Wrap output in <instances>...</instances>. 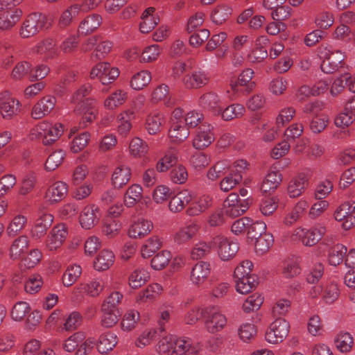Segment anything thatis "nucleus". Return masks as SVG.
Instances as JSON below:
<instances>
[{
	"label": "nucleus",
	"instance_id": "obj_22",
	"mask_svg": "<svg viewBox=\"0 0 355 355\" xmlns=\"http://www.w3.org/2000/svg\"><path fill=\"white\" fill-rule=\"evenodd\" d=\"M19 110V101L6 94L0 95V112L3 118H11Z\"/></svg>",
	"mask_w": 355,
	"mask_h": 355
},
{
	"label": "nucleus",
	"instance_id": "obj_23",
	"mask_svg": "<svg viewBox=\"0 0 355 355\" xmlns=\"http://www.w3.org/2000/svg\"><path fill=\"white\" fill-rule=\"evenodd\" d=\"M193 199V195L188 190H182L171 198L168 208L173 213L180 212Z\"/></svg>",
	"mask_w": 355,
	"mask_h": 355
},
{
	"label": "nucleus",
	"instance_id": "obj_18",
	"mask_svg": "<svg viewBox=\"0 0 355 355\" xmlns=\"http://www.w3.org/2000/svg\"><path fill=\"white\" fill-rule=\"evenodd\" d=\"M56 98L53 96H46L38 101L33 107L31 116L34 119H40L48 115L53 110Z\"/></svg>",
	"mask_w": 355,
	"mask_h": 355
},
{
	"label": "nucleus",
	"instance_id": "obj_6",
	"mask_svg": "<svg viewBox=\"0 0 355 355\" xmlns=\"http://www.w3.org/2000/svg\"><path fill=\"white\" fill-rule=\"evenodd\" d=\"M289 329L288 322L283 318H278L270 324L266 332V340L271 344L282 343L288 336Z\"/></svg>",
	"mask_w": 355,
	"mask_h": 355
},
{
	"label": "nucleus",
	"instance_id": "obj_14",
	"mask_svg": "<svg viewBox=\"0 0 355 355\" xmlns=\"http://www.w3.org/2000/svg\"><path fill=\"white\" fill-rule=\"evenodd\" d=\"M173 349L171 355H197L200 347L189 338H175Z\"/></svg>",
	"mask_w": 355,
	"mask_h": 355
},
{
	"label": "nucleus",
	"instance_id": "obj_58",
	"mask_svg": "<svg viewBox=\"0 0 355 355\" xmlns=\"http://www.w3.org/2000/svg\"><path fill=\"white\" fill-rule=\"evenodd\" d=\"M151 80V74L148 71H141L133 76L130 85L135 90H140L148 85Z\"/></svg>",
	"mask_w": 355,
	"mask_h": 355
},
{
	"label": "nucleus",
	"instance_id": "obj_3",
	"mask_svg": "<svg viewBox=\"0 0 355 355\" xmlns=\"http://www.w3.org/2000/svg\"><path fill=\"white\" fill-rule=\"evenodd\" d=\"M48 17L44 14L34 12L30 14L24 21L20 35L23 38H28L37 34L42 28L45 27Z\"/></svg>",
	"mask_w": 355,
	"mask_h": 355
},
{
	"label": "nucleus",
	"instance_id": "obj_52",
	"mask_svg": "<svg viewBox=\"0 0 355 355\" xmlns=\"http://www.w3.org/2000/svg\"><path fill=\"white\" fill-rule=\"evenodd\" d=\"M245 112V110L243 105L236 103L230 105L225 109L221 107V111L219 115H221L223 120L230 121L235 118L242 116Z\"/></svg>",
	"mask_w": 355,
	"mask_h": 355
},
{
	"label": "nucleus",
	"instance_id": "obj_62",
	"mask_svg": "<svg viewBox=\"0 0 355 355\" xmlns=\"http://www.w3.org/2000/svg\"><path fill=\"white\" fill-rule=\"evenodd\" d=\"M211 243L200 241L193 247L191 256L193 259H200L211 252Z\"/></svg>",
	"mask_w": 355,
	"mask_h": 355
},
{
	"label": "nucleus",
	"instance_id": "obj_49",
	"mask_svg": "<svg viewBox=\"0 0 355 355\" xmlns=\"http://www.w3.org/2000/svg\"><path fill=\"white\" fill-rule=\"evenodd\" d=\"M113 44L109 40H103L99 37V41L96 44L95 51L91 55V59L93 61L101 60L105 58L111 51Z\"/></svg>",
	"mask_w": 355,
	"mask_h": 355
},
{
	"label": "nucleus",
	"instance_id": "obj_41",
	"mask_svg": "<svg viewBox=\"0 0 355 355\" xmlns=\"http://www.w3.org/2000/svg\"><path fill=\"white\" fill-rule=\"evenodd\" d=\"M142 187L139 184H132L128 187L124 196V203L128 207H133L142 198Z\"/></svg>",
	"mask_w": 355,
	"mask_h": 355
},
{
	"label": "nucleus",
	"instance_id": "obj_59",
	"mask_svg": "<svg viewBox=\"0 0 355 355\" xmlns=\"http://www.w3.org/2000/svg\"><path fill=\"white\" fill-rule=\"evenodd\" d=\"M178 162L177 154L173 151L167 152L156 164V170L158 172H165L174 166Z\"/></svg>",
	"mask_w": 355,
	"mask_h": 355
},
{
	"label": "nucleus",
	"instance_id": "obj_53",
	"mask_svg": "<svg viewBox=\"0 0 355 355\" xmlns=\"http://www.w3.org/2000/svg\"><path fill=\"white\" fill-rule=\"evenodd\" d=\"M162 246V241L157 236L149 238L142 246L141 256L144 258L151 257L157 250Z\"/></svg>",
	"mask_w": 355,
	"mask_h": 355
},
{
	"label": "nucleus",
	"instance_id": "obj_7",
	"mask_svg": "<svg viewBox=\"0 0 355 355\" xmlns=\"http://www.w3.org/2000/svg\"><path fill=\"white\" fill-rule=\"evenodd\" d=\"M85 338V335L83 332H76L65 340L63 348L71 352L78 347L76 355H86L87 350L92 348L94 343L89 339L84 341Z\"/></svg>",
	"mask_w": 355,
	"mask_h": 355
},
{
	"label": "nucleus",
	"instance_id": "obj_15",
	"mask_svg": "<svg viewBox=\"0 0 355 355\" xmlns=\"http://www.w3.org/2000/svg\"><path fill=\"white\" fill-rule=\"evenodd\" d=\"M101 218L98 207L94 204L88 205L83 209L80 215V224L85 230L94 227Z\"/></svg>",
	"mask_w": 355,
	"mask_h": 355
},
{
	"label": "nucleus",
	"instance_id": "obj_45",
	"mask_svg": "<svg viewBox=\"0 0 355 355\" xmlns=\"http://www.w3.org/2000/svg\"><path fill=\"white\" fill-rule=\"evenodd\" d=\"M340 295L338 284L335 282H327L323 285L322 299L327 304H332Z\"/></svg>",
	"mask_w": 355,
	"mask_h": 355
},
{
	"label": "nucleus",
	"instance_id": "obj_26",
	"mask_svg": "<svg viewBox=\"0 0 355 355\" xmlns=\"http://www.w3.org/2000/svg\"><path fill=\"white\" fill-rule=\"evenodd\" d=\"M0 13V30L7 31L12 28L20 19L22 12L21 10H6Z\"/></svg>",
	"mask_w": 355,
	"mask_h": 355
},
{
	"label": "nucleus",
	"instance_id": "obj_25",
	"mask_svg": "<svg viewBox=\"0 0 355 355\" xmlns=\"http://www.w3.org/2000/svg\"><path fill=\"white\" fill-rule=\"evenodd\" d=\"M209 76L202 71H195L187 74L182 79L184 85L189 89L200 88L209 81Z\"/></svg>",
	"mask_w": 355,
	"mask_h": 355
},
{
	"label": "nucleus",
	"instance_id": "obj_32",
	"mask_svg": "<svg viewBox=\"0 0 355 355\" xmlns=\"http://www.w3.org/2000/svg\"><path fill=\"white\" fill-rule=\"evenodd\" d=\"M102 22L101 15L94 14L85 17L80 24L78 31L81 35H87L98 28Z\"/></svg>",
	"mask_w": 355,
	"mask_h": 355
},
{
	"label": "nucleus",
	"instance_id": "obj_63",
	"mask_svg": "<svg viewBox=\"0 0 355 355\" xmlns=\"http://www.w3.org/2000/svg\"><path fill=\"white\" fill-rule=\"evenodd\" d=\"M263 302V297L261 294L254 293L247 297L243 304L245 312L250 313L258 310Z\"/></svg>",
	"mask_w": 355,
	"mask_h": 355
},
{
	"label": "nucleus",
	"instance_id": "obj_46",
	"mask_svg": "<svg viewBox=\"0 0 355 355\" xmlns=\"http://www.w3.org/2000/svg\"><path fill=\"white\" fill-rule=\"evenodd\" d=\"M334 342L336 348L340 352L346 353L351 351L354 338L349 333L341 331L337 335Z\"/></svg>",
	"mask_w": 355,
	"mask_h": 355
},
{
	"label": "nucleus",
	"instance_id": "obj_27",
	"mask_svg": "<svg viewBox=\"0 0 355 355\" xmlns=\"http://www.w3.org/2000/svg\"><path fill=\"white\" fill-rule=\"evenodd\" d=\"M131 175V170L127 166L122 165L116 168L111 178V182L114 188H123L130 181Z\"/></svg>",
	"mask_w": 355,
	"mask_h": 355
},
{
	"label": "nucleus",
	"instance_id": "obj_64",
	"mask_svg": "<svg viewBox=\"0 0 355 355\" xmlns=\"http://www.w3.org/2000/svg\"><path fill=\"white\" fill-rule=\"evenodd\" d=\"M65 153L62 150H58L53 152L47 158L45 163L46 171H52L56 169L63 162Z\"/></svg>",
	"mask_w": 355,
	"mask_h": 355
},
{
	"label": "nucleus",
	"instance_id": "obj_16",
	"mask_svg": "<svg viewBox=\"0 0 355 355\" xmlns=\"http://www.w3.org/2000/svg\"><path fill=\"white\" fill-rule=\"evenodd\" d=\"M34 51L40 55L43 60H48L58 55L59 51L55 39L46 37L38 42Z\"/></svg>",
	"mask_w": 355,
	"mask_h": 355
},
{
	"label": "nucleus",
	"instance_id": "obj_24",
	"mask_svg": "<svg viewBox=\"0 0 355 355\" xmlns=\"http://www.w3.org/2000/svg\"><path fill=\"white\" fill-rule=\"evenodd\" d=\"M29 246V239L26 235H21L12 242L9 255L11 259H19L27 251Z\"/></svg>",
	"mask_w": 355,
	"mask_h": 355
},
{
	"label": "nucleus",
	"instance_id": "obj_5",
	"mask_svg": "<svg viewBox=\"0 0 355 355\" xmlns=\"http://www.w3.org/2000/svg\"><path fill=\"white\" fill-rule=\"evenodd\" d=\"M89 76L90 78H97L105 85L115 80L119 76V71L116 67H111L108 62H99L92 69Z\"/></svg>",
	"mask_w": 355,
	"mask_h": 355
},
{
	"label": "nucleus",
	"instance_id": "obj_2",
	"mask_svg": "<svg viewBox=\"0 0 355 355\" xmlns=\"http://www.w3.org/2000/svg\"><path fill=\"white\" fill-rule=\"evenodd\" d=\"M205 328L211 334L223 330L227 324L226 316L216 306H209L202 310Z\"/></svg>",
	"mask_w": 355,
	"mask_h": 355
},
{
	"label": "nucleus",
	"instance_id": "obj_39",
	"mask_svg": "<svg viewBox=\"0 0 355 355\" xmlns=\"http://www.w3.org/2000/svg\"><path fill=\"white\" fill-rule=\"evenodd\" d=\"M162 291V287L160 284L157 283L151 284L139 293L137 297V301L141 303L153 301L159 295Z\"/></svg>",
	"mask_w": 355,
	"mask_h": 355
},
{
	"label": "nucleus",
	"instance_id": "obj_1",
	"mask_svg": "<svg viewBox=\"0 0 355 355\" xmlns=\"http://www.w3.org/2000/svg\"><path fill=\"white\" fill-rule=\"evenodd\" d=\"M36 137L42 139V144L49 146L56 141L64 132L61 123L53 124L46 121L39 123L33 129Z\"/></svg>",
	"mask_w": 355,
	"mask_h": 355
},
{
	"label": "nucleus",
	"instance_id": "obj_12",
	"mask_svg": "<svg viewBox=\"0 0 355 355\" xmlns=\"http://www.w3.org/2000/svg\"><path fill=\"white\" fill-rule=\"evenodd\" d=\"M214 135L209 124L202 123L196 130L193 139V146L196 149L202 150L208 147L214 141Z\"/></svg>",
	"mask_w": 355,
	"mask_h": 355
},
{
	"label": "nucleus",
	"instance_id": "obj_44",
	"mask_svg": "<svg viewBox=\"0 0 355 355\" xmlns=\"http://www.w3.org/2000/svg\"><path fill=\"white\" fill-rule=\"evenodd\" d=\"M27 223L26 216L18 214L15 216L6 227V234L9 237H14L19 234Z\"/></svg>",
	"mask_w": 355,
	"mask_h": 355
},
{
	"label": "nucleus",
	"instance_id": "obj_40",
	"mask_svg": "<svg viewBox=\"0 0 355 355\" xmlns=\"http://www.w3.org/2000/svg\"><path fill=\"white\" fill-rule=\"evenodd\" d=\"M122 228L121 223L112 218H107L102 226V233L108 239H112L118 236Z\"/></svg>",
	"mask_w": 355,
	"mask_h": 355
},
{
	"label": "nucleus",
	"instance_id": "obj_17",
	"mask_svg": "<svg viewBox=\"0 0 355 355\" xmlns=\"http://www.w3.org/2000/svg\"><path fill=\"white\" fill-rule=\"evenodd\" d=\"M67 184L62 181H58L51 185L46 190L44 199L48 205H55L60 202L67 194Z\"/></svg>",
	"mask_w": 355,
	"mask_h": 355
},
{
	"label": "nucleus",
	"instance_id": "obj_43",
	"mask_svg": "<svg viewBox=\"0 0 355 355\" xmlns=\"http://www.w3.org/2000/svg\"><path fill=\"white\" fill-rule=\"evenodd\" d=\"M127 98V93L118 89L108 96L105 101L104 106L108 110H114L123 105Z\"/></svg>",
	"mask_w": 355,
	"mask_h": 355
},
{
	"label": "nucleus",
	"instance_id": "obj_47",
	"mask_svg": "<svg viewBox=\"0 0 355 355\" xmlns=\"http://www.w3.org/2000/svg\"><path fill=\"white\" fill-rule=\"evenodd\" d=\"M236 283V290L241 294H247L252 289L255 288L258 284L257 277L256 275L245 277L242 279H234Z\"/></svg>",
	"mask_w": 355,
	"mask_h": 355
},
{
	"label": "nucleus",
	"instance_id": "obj_60",
	"mask_svg": "<svg viewBox=\"0 0 355 355\" xmlns=\"http://www.w3.org/2000/svg\"><path fill=\"white\" fill-rule=\"evenodd\" d=\"M32 71V66L28 62H18L13 68L11 77L15 80H20L28 76Z\"/></svg>",
	"mask_w": 355,
	"mask_h": 355
},
{
	"label": "nucleus",
	"instance_id": "obj_42",
	"mask_svg": "<svg viewBox=\"0 0 355 355\" xmlns=\"http://www.w3.org/2000/svg\"><path fill=\"white\" fill-rule=\"evenodd\" d=\"M232 13V9L228 5L223 4L218 6L212 11L211 20L214 24L220 25L230 17Z\"/></svg>",
	"mask_w": 355,
	"mask_h": 355
},
{
	"label": "nucleus",
	"instance_id": "obj_54",
	"mask_svg": "<svg viewBox=\"0 0 355 355\" xmlns=\"http://www.w3.org/2000/svg\"><path fill=\"white\" fill-rule=\"evenodd\" d=\"M189 135L188 128L178 122L173 123L169 130V137L175 142H182L187 139Z\"/></svg>",
	"mask_w": 355,
	"mask_h": 355
},
{
	"label": "nucleus",
	"instance_id": "obj_61",
	"mask_svg": "<svg viewBox=\"0 0 355 355\" xmlns=\"http://www.w3.org/2000/svg\"><path fill=\"white\" fill-rule=\"evenodd\" d=\"M129 148L130 154L134 157H141L146 155L148 150L146 142L139 137H135L131 140Z\"/></svg>",
	"mask_w": 355,
	"mask_h": 355
},
{
	"label": "nucleus",
	"instance_id": "obj_30",
	"mask_svg": "<svg viewBox=\"0 0 355 355\" xmlns=\"http://www.w3.org/2000/svg\"><path fill=\"white\" fill-rule=\"evenodd\" d=\"M81 7L80 4L76 3L64 10L61 14L58 21V26L60 28H65L71 25L73 19L80 12Z\"/></svg>",
	"mask_w": 355,
	"mask_h": 355
},
{
	"label": "nucleus",
	"instance_id": "obj_35",
	"mask_svg": "<svg viewBox=\"0 0 355 355\" xmlns=\"http://www.w3.org/2000/svg\"><path fill=\"white\" fill-rule=\"evenodd\" d=\"M114 254L109 250H102L94 261V268L96 270L103 271L107 270L114 262Z\"/></svg>",
	"mask_w": 355,
	"mask_h": 355
},
{
	"label": "nucleus",
	"instance_id": "obj_9",
	"mask_svg": "<svg viewBox=\"0 0 355 355\" xmlns=\"http://www.w3.org/2000/svg\"><path fill=\"white\" fill-rule=\"evenodd\" d=\"M68 235L67 225L64 223L54 226L45 241V248L49 251H55L60 248Z\"/></svg>",
	"mask_w": 355,
	"mask_h": 355
},
{
	"label": "nucleus",
	"instance_id": "obj_20",
	"mask_svg": "<svg viewBox=\"0 0 355 355\" xmlns=\"http://www.w3.org/2000/svg\"><path fill=\"white\" fill-rule=\"evenodd\" d=\"M302 234H297L302 236V241L306 246H313L321 240L326 232V227L322 224L315 225L309 230H302Z\"/></svg>",
	"mask_w": 355,
	"mask_h": 355
},
{
	"label": "nucleus",
	"instance_id": "obj_4",
	"mask_svg": "<svg viewBox=\"0 0 355 355\" xmlns=\"http://www.w3.org/2000/svg\"><path fill=\"white\" fill-rule=\"evenodd\" d=\"M248 208V199L241 200L235 193H232L227 196L223 206L224 214L230 218L241 216Z\"/></svg>",
	"mask_w": 355,
	"mask_h": 355
},
{
	"label": "nucleus",
	"instance_id": "obj_28",
	"mask_svg": "<svg viewBox=\"0 0 355 355\" xmlns=\"http://www.w3.org/2000/svg\"><path fill=\"white\" fill-rule=\"evenodd\" d=\"M153 228V224L150 220L144 218L135 222L128 230V235L131 238H141L148 234Z\"/></svg>",
	"mask_w": 355,
	"mask_h": 355
},
{
	"label": "nucleus",
	"instance_id": "obj_38",
	"mask_svg": "<svg viewBox=\"0 0 355 355\" xmlns=\"http://www.w3.org/2000/svg\"><path fill=\"white\" fill-rule=\"evenodd\" d=\"M211 204L212 198L209 196L204 195L191 204L187 213L189 216H198L211 207Z\"/></svg>",
	"mask_w": 355,
	"mask_h": 355
},
{
	"label": "nucleus",
	"instance_id": "obj_37",
	"mask_svg": "<svg viewBox=\"0 0 355 355\" xmlns=\"http://www.w3.org/2000/svg\"><path fill=\"white\" fill-rule=\"evenodd\" d=\"M117 343V336L114 333L107 332L100 336L97 343L98 351L106 354L112 350Z\"/></svg>",
	"mask_w": 355,
	"mask_h": 355
},
{
	"label": "nucleus",
	"instance_id": "obj_21",
	"mask_svg": "<svg viewBox=\"0 0 355 355\" xmlns=\"http://www.w3.org/2000/svg\"><path fill=\"white\" fill-rule=\"evenodd\" d=\"M199 230V225L195 221H189L176 232L173 236L174 242L182 245L192 239Z\"/></svg>",
	"mask_w": 355,
	"mask_h": 355
},
{
	"label": "nucleus",
	"instance_id": "obj_13",
	"mask_svg": "<svg viewBox=\"0 0 355 355\" xmlns=\"http://www.w3.org/2000/svg\"><path fill=\"white\" fill-rule=\"evenodd\" d=\"M253 74L251 69L243 70L238 80L231 83L232 89L237 94H247L251 92L255 87L254 82L252 81Z\"/></svg>",
	"mask_w": 355,
	"mask_h": 355
},
{
	"label": "nucleus",
	"instance_id": "obj_56",
	"mask_svg": "<svg viewBox=\"0 0 355 355\" xmlns=\"http://www.w3.org/2000/svg\"><path fill=\"white\" fill-rule=\"evenodd\" d=\"M347 248L343 244L334 245L329 253V262L331 266H336L341 263L347 254Z\"/></svg>",
	"mask_w": 355,
	"mask_h": 355
},
{
	"label": "nucleus",
	"instance_id": "obj_57",
	"mask_svg": "<svg viewBox=\"0 0 355 355\" xmlns=\"http://www.w3.org/2000/svg\"><path fill=\"white\" fill-rule=\"evenodd\" d=\"M139 313L136 310H129L123 315L121 320V329L130 331L136 327L139 320Z\"/></svg>",
	"mask_w": 355,
	"mask_h": 355
},
{
	"label": "nucleus",
	"instance_id": "obj_33",
	"mask_svg": "<svg viewBox=\"0 0 355 355\" xmlns=\"http://www.w3.org/2000/svg\"><path fill=\"white\" fill-rule=\"evenodd\" d=\"M308 185V181L304 174H300L291 180L288 185V193L291 198L300 196Z\"/></svg>",
	"mask_w": 355,
	"mask_h": 355
},
{
	"label": "nucleus",
	"instance_id": "obj_31",
	"mask_svg": "<svg viewBox=\"0 0 355 355\" xmlns=\"http://www.w3.org/2000/svg\"><path fill=\"white\" fill-rule=\"evenodd\" d=\"M200 105L205 109L211 110L215 115H219L221 111L220 99L213 92L203 94L199 101Z\"/></svg>",
	"mask_w": 355,
	"mask_h": 355
},
{
	"label": "nucleus",
	"instance_id": "obj_55",
	"mask_svg": "<svg viewBox=\"0 0 355 355\" xmlns=\"http://www.w3.org/2000/svg\"><path fill=\"white\" fill-rule=\"evenodd\" d=\"M149 274L144 268L135 270L129 277V285L132 288H137L147 282Z\"/></svg>",
	"mask_w": 355,
	"mask_h": 355
},
{
	"label": "nucleus",
	"instance_id": "obj_11",
	"mask_svg": "<svg viewBox=\"0 0 355 355\" xmlns=\"http://www.w3.org/2000/svg\"><path fill=\"white\" fill-rule=\"evenodd\" d=\"M53 216L49 213H42L35 220L30 232V236L33 241H40L46 234L47 230L53 221Z\"/></svg>",
	"mask_w": 355,
	"mask_h": 355
},
{
	"label": "nucleus",
	"instance_id": "obj_36",
	"mask_svg": "<svg viewBox=\"0 0 355 355\" xmlns=\"http://www.w3.org/2000/svg\"><path fill=\"white\" fill-rule=\"evenodd\" d=\"M282 182V174L277 171L270 170L261 185L263 193L275 190Z\"/></svg>",
	"mask_w": 355,
	"mask_h": 355
},
{
	"label": "nucleus",
	"instance_id": "obj_19",
	"mask_svg": "<svg viewBox=\"0 0 355 355\" xmlns=\"http://www.w3.org/2000/svg\"><path fill=\"white\" fill-rule=\"evenodd\" d=\"M211 271V264L207 261H200L196 263L190 272V280L194 285H202L209 277Z\"/></svg>",
	"mask_w": 355,
	"mask_h": 355
},
{
	"label": "nucleus",
	"instance_id": "obj_50",
	"mask_svg": "<svg viewBox=\"0 0 355 355\" xmlns=\"http://www.w3.org/2000/svg\"><path fill=\"white\" fill-rule=\"evenodd\" d=\"M81 273L82 268L79 265L69 266L62 275L63 285L67 287L72 286L80 277Z\"/></svg>",
	"mask_w": 355,
	"mask_h": 355
},
{
	"label": "nucleus",
	"instance_id": "obj_34",
	"mask_svg": "<svg viewBox=\"0 0 355 355\" xmlns=\"http://www.w3.org/2000/svg\"><path fill=\"white\" fill-rule=\"evenodd\" d=\"M344 54L340 51H335V55L321 62V70L325 73H333L338 70L344 60Z\"/></svg>",
	"mask_w": 355,
	"mask_h": 355
},
{
	"label": "nucleus",
	"instance_id": "obj_29",
	"mask_svg": "<svg viewBox=\"0 0 355 355\" xmlns=\"http://www.w3.org/2000/svg\"><path fill=\"white\" fill-rule=\"evenodd\" d=\"M155 8L150 7L144 11L139 25L140 31L143 33L150 32L159 23V18L154 15Z\"/></svg>",
	"mask_w": 355,
	"mask_h": 355
},
{
	"label": "nucleus",
	"instance_id": "obj_8",
	"mask_svg": "<svg viewBox=\"0 0 355 355\" xmlns=\"http://www.w3.org/2000/svg\"><path fill=\"white\" fill-rule=\"evenodd\" d=\"M334 216L336 220L342 223L345 230H350L355 225V202L343 203L336 209Z\"/></svg>",
	"mask_w": 355,
	"mask_h": 355
},
{
	"label": "nucleus",
	"instance_id": "obj_51",
	"mask_svg": "<svg viewBox=\"0 0 355 355\" xmlns=\"http://www.w3.org/2000/svg\"><path fill=\"white\" fill-rule=\"evenodd\" d=\"M103 288L104 281L101 277L92 279L89 282L81 285V289L91 297L99 295Z\"/></svg>",
	"mask_w": 355,
	"mask_h": 355
},
{
	"label": "nucleus",
	"instance_id": "obj_48",
	"mask_svg": "<svg viewBox=\"0 0 355 355\" xmlns=\"http://www.w3.org/2000/svg\"><path fill=\"white\" fill-rule=\"evenodd\" d=\"M164 123V116L159 112L149 114L146 119V128L150 135H155L160 131Z\"/></svg>",
	"mask_w": 355,
	"mask_h": 355
},
{
	"label": "nucleus",
	"instance_id": "obj_10",
	"mask_svg": "<svg viewBox=\"0 0 355 355\" xmlns=\"http://www.w3.org/2000/svg\"><path fill=\"white\" fill-rule=\"evenodd\" d=\"M213 243L218 246V254L223 261H227L235 256L239 247L237 242L230 241L223 236H216Z\"/></svg>",
	"mask_w": 355,
	"mask_h": 355
}]
</instances>
